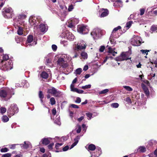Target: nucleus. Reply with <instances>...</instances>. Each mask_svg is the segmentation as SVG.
Listing matches in <instances>:
<instances>
[{"label": "nucleus", "instance_id": "obj_36", "mask_svg": "<svg viewBox=\"0 0 157 157\" xmlns=\"http://www.w3.org/2000/svg\"><path fill=\"white\" fill-rule=\"evenodd\" d=\"M119 104L117 103H113L111 104V106L113 108H117L119 106Z\"/></svg>", "mask_w": 157, "mask_h": 157}, {"label": "nucleus", "instance_id": "obj_64", "mask_svg": "<svg viewBox=\"0 0 157 157\" xmlns=\"http://www.w3.org/2000/svg\"><path fill=\"white\" fill-rule=\"evenodd\" d=\"M23 155L21 154H19L15 155L14 157H22Z\"/></svg>", "mask_w": 157, "mask_h": 157}, {"label": "nucleus", "instance_id": "obj_32", "mask_svg": "<svg viewBox=\"0 0 157 157\" xmlns=\"http://www.w3.org/2000/svg\"><path fill=\"white\" fill-rule=\"evenodd\" d=\"M133 23L132 21H130L127 22L126 24V27L128 29L131 26L132 24Z\"/></svg>", "mask_w": 157, "mask_h": 157}, {"label": "nucleus", "instance_id": "obj_61", "mask_svg": "<svg viewBox=\"0 0 157 157\" xmlns=\"http://www.w3.org/2000/svg\"><path fill=\"white\" fill-rule=\"evenodd\" d=\"M84 118V117L83 116H82L80 118H78L77 119V120L79 122H81L83 119Z\"/></svg>", "mask_w": 157, "mask_h": 157}, {"label": "nucleus", "instance_id": "obj_55", "mask_svg": "<svg viewBox=\"0 0 157 157\" xmlns=\"http://www.w3.org/2000/svg\"><path fill=\"white\" fill-rule=\"evenodd\" d=\"M140 15H143L144 13L145 9H141L140 10Z\"/></svg>", "mask_w": 157, "mask_h": 157}, {"label": "nucleus", "instance_id": "obj_6", "mask_svg": "<svg viewBox=\"0 0 157 157\" xmlns=\"http://www.w3.org/2000/svg\"><path fill=\"white\" fill-rule=\"evenodd\" d=\"M57 64L63 68L67 67L68 64L63 58H59L57 61Z\"/></svg>", "mask_w": 157, "mask_h": 157}, {"label": "nucleus", "instance_id": "obj_49", "mask_svg": "<svg viewBox=\"0 0 157 157\" xmlns=\"http://www.w3.org/2000/svg\"><path fill=\"white\" fill-rule=\"evenodd\" d=\"M54 145V144L53 143L50 144L48 146V148L50 150H52L53 149L52 147Z\"/></svg>", "mask_w": 157, "mask_h": 157}, {"label": "nucleus", "instance_id": "obj_13", "mask_svg": "<svg viewBox=\"0 0 157 157\" xmlns=\"http://www.w3.org/2000/svg\"><path fill=\"white\" fill-rule=\"evenodd\" d=\"M86 48V43H83L82 44L80 43L79 45H77L76 47L77 50H81L82 49H84Z\"/></svg>", "mask_w": 157, "mask_h": 157}, {"label": "nucleus", "instance_id": "obj_29", "mask_svg": "<svg viewBox=\"0 0 157 157\" xmlns=\"http://www.w3.org/2000/svg\"><path fill=\"white\" fill-rule=\"evenodd\" d=\"M100 155V153L97 151L95 153H92L90 157H98Z\"/></svg>", "mask_w": 157, "mask_h": 157}, {"label": "nucleus", "instance_id": "obj_2", "mask_svg": "<svg viewBox=\"0 0 157 157\" xmlns=\"http://www.w3.org/2000/svg\"><path fill=\"white\" fill-rule=\"evenodd\" d=\"M12 9L11 8H4L2 11V14L6 18H12Z\"/></svg>", "mask_w": 157, "mask_h": 157}, {"label": "nucleus", "instance_id": "obj_17", "mask_svg": "<svg viewBox=\"0 0 157 157\" xmlns=\"http://www.w3.org/2000/svg\"><path fill=\"white\" fill-rule=\"evenodd\" d=\"M121 27L120 26H118L117 27L114 28L113 29L112 32V34H111L112 36H113V37L116 38H117V37H117V36L115 37V36H114V33H115L116 32V31H117L119 29H121Z\"/></svg>", "mask_w": 157, "mask_h": 157}, {"label": "nucleus", "instance_id": "obj_15", "mask_svg": "<svg viewBox=\"0 0 157 157\" xmlns=\"http://www.w3.org/2000/svg\"><path fill=\"white\" fill-rule=\"evenodd\" d=\"M141 86L144 91V93L147 96H149V91L146 86L144 84H142Z\"/></svg>", "mask_w": 157, "mask_h": 157}, {"label": "nucleus", "instance_id": "obj_57", "mask_svg": "<svg viewBox=\"0 0 157 157\" xmlns=\"http://www.w3.org/2000/svg\"><path fill=\"white\" fill-rule=\"evenodd\" d=\"M71 106L73 108H74L78 109L79 108V107L78 105L74 104H72L71 105Z\"/></svg>", "mask_w": 157, "mask_h": 157}, {"label": "nucleus", "instance_id": "obj_33", "mask_svg": "<svg viewBox=\"0 0 157 157\" xmlns=\"http://www.w3.org/2000/svg\"><path fill=\"white\" fill-rule=\"evenodd\" d=\"M123 87L126 90L129 91H131L133 90L132 89L130 86H123Z\"/></svg>", "mask_w": 157, "mask_h": 157}, {"label": "nucleus", "instance_id": "obj_8", "mask_svg": "<svg viewBox=\"0 0 157 157\" xmlns=\"http://www.w3.org/2000/svg\"><path fill=\"white\" fill-rule=\"evenodd\" d=\"M64 37L69 41H72L74 40L75 36L71 33L67 31L65 33Z\"/></svg>", "mask_w": 157, "mask_h": 157}, {"label": "nucleus", "instance_id": "obj_25", "mask_svg": "<svg viewBox=\"0 0 157 157\" xmlns=\"http://www.w3.org/2000/svg\"><path fill=\"white\" fill-rule=\"evenodd\" d=\"M88 149L89 150L94 151L96 149V147L94 144H91L89 145Z\"/></svg>", "mask_w": 157, "mask_h": 157}, {"label": "nucleus", "instance_id": "obj_54", "mask_svg": "<svg viewBox=\"0 0 157 157\" xmlns=\"http://www.w3.org/2000/svg\"><path fill=\"white\" fill-rule=\"evenodd\" d=\"M56 111L55 108H53L52 110V113L53 115H55L56 114Z\"/></svg>", "mask_w": 157, "mask_h": 157}, {"label": "nucleus", "instance_id": "obj_11", "mask_svg": "<svg viewBox=\"0 0 157 157\" xmlns=\"http://www.w3.org/2000/svg\"><path fill=\"white\" fill-rule=\"evenodd\" d=\"M27 14L25 13H22L18 14L17 16V18L20 20H22L24 19L27 17Z\"/></svg>", "mask_w": 157, "mask_h": 157}, {"label": "nucleus", "instance_id": "obj_14", "mask_svg": "<svg viewBox=\"0 0 157 157\" xmlns=\"http://www.w3.org/2000/svg\"><path fill=\"white\" fill-rule=\"evenodd\" d=\"M40 142L42 144L47 145L50 143V141L48 138H44L41 139Z\"/></svg>", "mask_w": 157, "mask_h": 157}, {"label": "nucleus", "instance_id": "obj_42", "mask_svg": "<svg viewBox=\"0 0 157 157\" xmlns=\"http://www.w3.org/2000/svg\"><path fill=\"white\" fill-rule=\"evenodd\" d=\"M74 9V6L72 4H71L70 5L68 9V11L69 12H70L72 11Z\"/></svg>", "mask_w": 157, "mask_h": 157}, {"label": "nucleus", "instance_id": "obj_37", "mask_svg": "<svg viewBox=\"0 0 157 157\" xmlns=\"http://www.w3.org/2000/svg\"><path fill=\"white\" fill-rule=\"evenodd\" d=\"M91 85H86L85 86H82L81 87V88L84 90H85L86 89H89L91 88Z\"/></svg>", "mask_w": 157, "mask_h": 157}, {"label": "nucleus", "instance_id": "obj_58", "mask_svg": "<svg viewBox=\"0 0 157 157\" xmlns=\"http://www.w3.org/2000/svg\"><path fill=\"white\" fill-rule=\"evenodd\" d=\"M81 101V99L79 97H77L76 98V100L75 101V102L77 103H80Z\"/></svg>", "mask_w": 157, "mask_h": 157}, {"label": "nucleus", "instance_id": "obj_28", "mask_svg": "<svg viewBox=\"0 0 157 157\" xmlns=\"http://www.w3.org/2000/svg\"><path fill=\"white\" fill-rule=\"evenodd\" d=\"M81 55L84 59H86L87 58V54L86 52H82L81 53Z\"/></svg>", "mask_w": 157, "mask_h": 157}, {"label": "nucleus", "instance_id": "obj_46", "mask_svg": "<svg viewBox=\"0 0 157 157\" xmlns=\"http://www.w3.org/2000/svg\"><path fill=\"white\" fill-rule=\"evenodd\" d=\"M86 115L87 117L89 118V119H90L92 117V114L91 113H86Z\"/></svg>", "mask_w": 157, "mask_h": 157}, {"label": "nucleus", "instance_id": "obj_39", "mask_svg": "<svg viewBox=\"0 0 157 157\" xmlns=\"http://www.w3.org/2000/svg\"><path fill=\"white\" fill-rule=\"evenodd\" d=\"M9 149L7 147H4L2 148L0 150V151L2 152H6L8 151Z\"/></svg>", "mask_w": 157, "mask_h": 157}, {"label": "nucleus", "instance_id": "obj_24", "mask_svg": "<svg viewBox=\"0 0 157 157\" xmlns=\"http://www.w3.org/2000/svg\"><path fill=\"white\" fill-rule=\"evenodd\" d=\"M40 29L41 32H44L45 31L46 26L44 24H41L40 25Z\"/></svg>", "mask_w": 157, "mask_h": 157}, {"label": "nucleus", "instance_id": "obj_18", "mask_svg": "<svg viewBox=\"0 0 157 157\" xmlns=\"http://www.w3.org/2000/svg\"><path fill=\"white\" fill-rule=\"evenodd\" d=\"M108 49L109 50L108 52L112 54L113 56H115V54L117 53V52H115V51H114L115 49V48H112L111 47H109L108 48Z\"/></svg>", "mask_w": 157, "mask_h": 157}, {"label": "nucleus", "instance_id": "obj_47", "mask_svg": "<svg viewBox=\"0 0 157 157\" xmlns=\"http://www.w3.org/2000/svg\"><path fill=\"white\" fill-rule=\"evenodd\" d=\"M157 28L155 25H153L151 28V30L152 31H155L157 30Z\"/></svg>", "mask_w": 157, "mask_h": 157}, {"label": "nucleus", "instance_id": "obj_26", "mask_svg": "<svg viewBox=\"0 0 157 157\" xmlns=\"http://www.w3.org/2000/svg\"><path fill=\"white\" fill-rule=\"evenodd\" d=\"M23 29L21 27H19L17 31V34L19 35H22L23 34Z\"/></svg>", "mask_w": 157, "mask_h": 157}, {"label": "nucleus", "instance_id": "obj_59", "mask_svg": "<svg viewBox=\"0 0 157 157\" xmlns=\"http://www.w3.org/2000/svg\"><path fill=\"white\" fill-rule=\"evenodd\" d=\"M125 101L129 103H131V100L130 98L129 97H127L126 98Z\"/></svg>", "mask_w": 157, "mask_h": 157}, {"label": "nucleus", "instance_id": "obj_3", "mask_svg": "<svg viewBox=\"0 0 157 157\" xmlns=\"http://www.w3.org/2000/svg\"><path fill=\"white\" fill-rule=\"evenodd\" d=\"M47 93L51 94L55 97H59L61 95V92L57 90L53 87H52L48 89Z\"/></svg>", "mask_w": 157, "mask_h": 157}, {"label": "nucleus", "instance_id": "obj_7", "mask_svg": "<svg viewBox=\"0 0 157 157\" xmlns=\"http://www.w3.org/2000/svg\"><path fill=\"white\" fill-rule=\"evenodd\" d=\"M77 30L78 32L82 34H86L88 32V29L86 28V27L84 25L78 26Z\"/></svg>", "mask_w": 157, "mask_h": 157}, {"label": "nucleus", "instance_id": "obj_12", "mask_svg": "<svg viewBox=\"0 0 157 157\" xmlns=\"http://www.w3.org/2000/svg\"><path fill=\"white\" fill-rule=\"evenodd\" d=\"M9 59V57L8 55L7 54H3L2 57V59H0V63L2 64L8 60Z\"/></svg>", "mask_w": 157, "mask_h": 157}, {"label": "nucleus", "instance_id": "obj_4", "mask_svg": "<svg viewBox=\"0 0 157 157\" xmlns=\"http://www.w3.org/2000/svg\"><path fill=\"white\" fill-rule=\"evenodd\" d=\"M18 109L16 105L13 104L11 105L10 107L7 110V113L8 116L10 117L14 115L16 112H18Z\"/></svg>", "mask_w": 157, "mask_h": 157}, {"label": "nucleus", "instance_id": "obj_31", "mask_svg": "<svg viewBox=\"0 0 157 157\" xmlns=\"http://www.w3.org/2000/svg\"><path fill=\"white\" fill-rule=\"evenodd\" d=\"M50 101L51 102V104L52 105H53L56 104V101L55 99L53 97H52L50 98Z\"/></svg>", "mask_w": 157, "mask_h": 157}, {"label": "nucleus", "instance_id": "obj_19", "mask_svg": "<svg viewBox=\"0 0 157 157\" xmlns=\"http://www.w3.org/2000/svg\"><path fill=\"white\" fill-rule=\"evenodd\" d=\"M132 42H134V44H133V45L135 46H139L141 44V41L137 39H134Z\"/></svg>", "mask_w": 157, "mask_h": 157}, {"label": "nucleus", "instance_id": "obj_1", "mask_svg": "<svg viewBox=\"0 0 157 157\" xmlns=\"http://www.w3.org/2000/svg\"><path fill=\"white\" fill-rule=\"evenodd\" d=\"M14 94L12 89H5L0 90V97L2 98H6L7 99H10Z\"/></svg>", "mask_w": 157, "mask_h": 157}, {"label": "nucleus", "instance_id": "obj_41", "mask_svg": "<svg viewBox=\"0 0 157 157\" xmlns=\"http://www.w3.org/2000/svg\"><path fill=\"white\" fill-rule=\"evenodd\" d=\"M11 154L8 153L3 155L2 156V157H11Z\"/></svg>", "mask_w": 157, "mask_h": 157}, {"label": "nucleus", "instance_id": "obj_22", "mask_svg": "<svg viewBox=\"0 0 157 157\" xmlns=\"http://www.w3.org/2000/svg\"><path fill=\"white\" fill-rule=\"evenodd\" d=\"M41 77L44 79H47L48 76V74L45 71L42 72L41 75Z\"/></svg>", "mask_w": 157, "mask_h": 157}, {"label": "nucleus", "instance_id": "obj_43", "mask_svg": "<svg viewBox=\"0 0 157 157\" xmlns=\"http://www.w3.org/2000/svg\"><path fill=\"white\" fill-rule=\"evenodd\" d=\"M1 113L2 114L5 113L6 111V109L5 108L2 107L0 109Z\"/></svg>", "mask_w": 157, "mask_h": 157}, {"label": "nucleus", "instance_id": "obj_48", "mask_svg": "<svg viewBox=\"0 0 157 157\" xmlns=\"http://www.w3.org/2000/svg\"><path fill=\"white\" fill-rule=\"evenodd\" d=\"M23 147L25 149H27L29 147V145L28 144L26 143L25 142H24V144H23Z\"/></svg>", "mask_w": 157, "mask_h": 157}, {"label": "nucleus", "instance_id": "obj_9", "mask_svg": "<svg viewBox=\"0 0 157 157\" xmlns=\"http://www.w3.org/2000/svg\"><path fill=\"white\" fill-rule=\"evenodd\" d=\"M1 64L2 65L1 68L4 71H7L9 69H11L12 68L11 65L9 64V63H7L6 62L2 64L1 63Z\"/></svg>", "mask_w": 157, "mask_h": 157}, {"label": "nucleus", "instance_id": "obj_23", "mask_svg": "<svg viewBox=\"0 0 157 157\" xmlns=\"http://www.w3.org/2000/svg\"><path fill=\"white\" fill-rule=\"evenodd\" d=\"M33 39V37L32 35H29L27 37V39L26 42L28 43H31Z\"/></svg>", "mask_w": 157, "mask_h": 157}, {"label": "nucleus", "instance_id": "obj_10", "mask_svg": "<svg viewBox=\"0 0 157 157\" xmlns=\"http://www.w3.org/2000/svg\"><path fill=\"white\" fill-rule=\"evenodd\" d=\"M101 11L102 12L100 16L101 17H104L107 16L109 13L108 10L106 9L102 8L99 10V12Z\"/></svg>", "mask_w": 157, "mask_h": 157}, {"label": "nucleus", "instance_id": "obj_45", "mask_svg": "<svg viewBox=\"0 0 157 157\" xmlns=\"http://www.w3.org/2000/svg\"><path fill=\"white\" fill-rule=\"evenodd\" d=\"M46 65H48L52 63V59H46Z\"/></svg>", "mask_w": 157, "mask_h": 157}, {"label": "nucleus", "instance_id": "obj_30", "mask_svg": "<svg viewBox=\"0 0 157 157\" xmlns=\"http://www.w3.org/2000/svg\"><path fill=\"white\" fill-rule=\"evenodd\" d=\"M8 117L6 115L3 116L2 118V121L4 122H6L9 121Z\"/></svg>", "mask_w": 157, "mask_h": 157}, {"label": "nucleus", "instance_id": "obj_62", "mask_svg": "<svg viewBox=\"0 0 157 157\" xmlns=\"http://www.w3.org/2000/svg\"><path fill=\"white\" fill-rule=\"evenodd\" d=\"M88 69V66L87 65H85L83 68V70L84 71H87Z\"/></svg>", "mask_w": 157, "mask_h": 157}, {"label": "nucleus", "instance_id": "obj_56", "mask_svg": "<svg viewBox=\"0 0 157 157\" xmlns=\"http://www.w3.org/2000/svg\"><path fill=\"white\" fill-rule=\"evenodd\" d=\"M69 146L68 145H67L63 148V151H66L69 149Z\"/></svg>", "mask_w": 157, "mask_h": 157}, {"label": "nucleus", "instance_id": "obj_53", "mask_svg": "<svg viewBox=\"0 0 157 157\" xmlns=\"http://www.w3.org/2000/svg\"><path fill=\"white\" fill-rule=\"evenodd\" d=\"M78 128L76 130V132L78 133H79L80 132L81 130V127L80 125L78 126Z\"/></svg>", "mask_w": 157, "mask_h": 157}, {"label": "nucleus", "instance_id": "obj_27", "mask_svg": "<svg viewBox=\"0 0 157 157\" xmlns=\"http://www.w3.org/2000/svg\"><path fill=\"white\" fill-rule=\"evenodd\" d=\"M149 157H157V148L154 151L153 153L149 155Z\"/></svg>", "mask_w": 157, "mask_h": 157}, {"label": "nucleus", "instance_id": "obj_50", "mask_svg": "<svg viewBox=\"0 0 157 157\" xmlns=\"http://www.w3.org/2000/svg\"><path fill=\"white\" fill-rule=\"evenodd\" d=\"M105 49V47L104 46H101L99 48V51L101 52H102L104 51Z\"/></svg>", "mask_w": 157, "mask_h": 157}, {"label": "nucleus", "instance_id": "obj_40", "mask_svg": "<svg viewBox=\"0 0 157 157\" xmlns=\"http://www.w3.org/2000/svg\"><path fill=\"white\" fill-rule=\"evenodd\" d=\"M109 90L108 89H105L99 92L100 94H105L106 93L109 91Z\"/></svg>", "mask_w": 157, "mask_h": 157}, {"label": "nucleus", "instance_id": "obj_35", "mask_svg": "<svg viewBox=\"0 0 157 157\" xmlns=\"http://www.w3.org/2000/svg\"><path fill=\"white\" fill-rule=\"evenodd\" d=\"M82 72V69L79 68L75 70L76 74L77 75H80Z\"/></svg>", "mask_w": 157, "mask_h": 157}, {"label": "nucleus", "instance_id": "obj_60", "mask_svg": "<svg viewBox=\"0 0 157 157\" xmlns=\"http://www.w3.org/2000/svg\"><path fill=\"white\" fill-rule=\"evenodd\" d=\"M84 92V91L83 90H78V89L77 90L76 92L78 94H82Z\"/></svg>", "mask_w": 157, "mask_h": 157}, {"label": "nucleus", "instance_id": "obj_51", "mask_svg": "<svg viewBox=\"0 0 157 157\" xmlns=\"http://www.w3.org/2000/svg\"><path fill=\"white\" fill-rule=\"evenodd\" d=\"M57 46L55 44H53L52 45V48L53 51H56L57 49Z\"/></svg>", "mask_w": 157, "mask_h": 157}, {"label": "nucleus", "instance_id": "obj_44", "mask_svg": "<svg viewBox=\"0 0 157 157\" xmlns=\"http://www.w3.org/2000/svg\"><path fill=\"white\" fill-rule=\"evenodd\" d=\"M63 143H57L55 145V147L56 149H58V148L61 146H62L63 145Z\"/></svg>", "mask_w": 157, "mask_h": 157}, {"label": "nucleus", "instance_id": "obj_21", "mask_svg": "<svg viewBox=\"0 0 157 157\" xmlns=\"http://www.w3.org/2000/svg\"><path fill=\"white\" fill-rule=\"evenodd\" d=\"M122 2L121 0H117L113 3V6H120L122 5Z\"/></svg>", "mask_w": 157, "mask_h": 157}, {"label": "nucleus", "instance_id": "obj_20", "mask_svg": "<svg viewBox=\"0 0 157 157\" xmlns=\"http://www.w3.org/2000/svg\"><path fill=\"white\" fill-rule=\"evenodd\" d=\"M146 151V147L144 146H140L137 150V151L144 153Z\"/></svg>", "mask_w": 157, "mask_h": 157}, {"label": "nucleus", "instance_id": "obj_16", "mask_svg": "<svg viewBox=\"0 0 157 157\" xmlns=\"http://www.w3.org/2000/svg\"><path fill=\"white\" fill-rule=\"evenodd\" d=\"M80 139L79 136H77L74 139V142L71 145V148H73L74 146L77 145L78 142V140Z\"/></svg>", "mask_w": 157, "mask_h": 157}, {"label": "nucleus", "instance_id": "obj_52", "mask_svg": "<svg viewBox=\"0 0 157 157\" xmlns=\"http://www.w3.org/2000/svg\"><path fill=\"white\" fill-rule=\"evenodd\" d=\"M141 52L143 53H145L146 55H147L148 54V52H149V50H141Z\"/></svg>", "mask_w": 157, "mask_h": 157}, {"label": "nucleus", "instance_id": "obj_38", "mask_svg": "<svg viewBox=\"0 0 157 157\" xmlns=\"http://www.w3.org/2000/svg\"><path fill=\"white\" fill-rule=\"evenodd\" d=\"M19 144H12L9 145L10 148L12 149H15L16 147V145H18Z\"/></svg>", "mask_w": 157, "mask_h": 157}, {"label": "nucleus", "instance_id": "obj_63", "mask_svg": "<svg viewBox=\"0 0 157 157\" xmlns=\"http://www.w3.org/2000/svg\"><path fill=\"white\" fill-rule=\"evenodd\" d=\"M109 58V57L108 56H106L105 57V59L103 60V61L102 63H105L106 62L107 60Z\"/></svg>", "mask_w": 157, "mask_h": 157}, {"label": "nucleus", "instance_id": "obj_5", "mask_svg": "<svg viewBox=\"0 0 157 157\" xmlns=\"http://www.w3.org/2000/svg\"><path fill=\"white\" fill-rule=\"evenodd\" d=\"M128 54L126 52H122L120 55L116 58V60L122 61L127 60L128 59H131V58H128Z\"/></svg>", "mask_w": 157, "mask_h": 157}, {"label": "nucleus", "instance_id": "obj_34", "mask_svg": "<svg viewBox=\"0 0 157 157\" xmlns=\"http://www.w3.org/2000/svg\"><path fill=\"white\" fill-rule=\"evenodd\" d=\"M38 96L40 99H43L44 98V96L42 91H39Z\"/></svg>", "mask_w": 157, "mask_h": 157}]
</instances>
